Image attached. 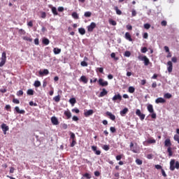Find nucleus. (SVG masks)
<instances>
[{
    "mask_svg": "<svg viewBox=\"0 0 179 179\" xmlns=\"http://www.w3.org/2000/svg\"><path fill=\"white\" fill-rule=\"evenodd\" d=\"M138 59H139L140 61H143L144 65L145 66H148V65H149V64H150V60H149V58H148V57H146V56L139 55L138 57Z\"/></svg>",
    "mask_w": 179,
    "mask_h": 179,
    "instance_id": "nucleus-1",
    "label": "nucleus"
},
{
    "mask_svg": "<svg viewBox=\"0 0 179 179\" xmlns=\"http://www.w3.org/2000/svg\"><path fill=\"white\" fill-rule=\"evenodd\" d=\"M6 64V52H3L1 57L0 68Z\"/></svg>",
    "mask_w": 179,
    "mask_h": 179,
    "instance_id": "nucleus-2",
    "label": "nucleus"
},
{
    "mask_svg": "<svg viewBox=\"0 0 179 179\" xmlns=\"http://www.w3.org/2000/svg\"><path fill=\"white\" fill-rule=\"evenodd\" d=\"M99 86H101L102 87H104L106 86H108V82L104 81L103 78H99L98 80Z\"/></svg>",
    "mask_w": 179,
    "mask_h": 179,
    "instance_id": "nucleus-3",
    "label": "nucleus"
},
{
    "mask_svg": "<svg viewBox=\"0 0 179 179\" xmlns=\"http://www.w3.org/2000/svg\"><path fill=\"white\" fill-rule=\"evenodd\" d=\"M1 129L4 134V135H6V132H8V131H9V126L6 125V124L3 123L1 124Z\"/></svg>",
    "mask_w": 179,
    "mask_h": 179,
    "instance_id": "nucleus-4",
    "label": "nucleus"
},
{
    "mask_svg": "<svg viewBox=\"0 0 179 179\" xmlns=\"http://www.w3.org/2000/svg\"><path fill=\"white\" fill-rule=\"evenodd\" d=\"M167 71L169 73H171V72H173V62H171V61H169L167 62Z\"/></svg>",
    "mask_w": 179,
    "mask_h": 179,
    "instance_id": "nucleus-5",
    "label": "nucleus"
},
{
    "mask_svg": "<svg viewBox=\"0 0 179 179\" xmlns=\"http://www.w3.org/2000/svg\"><path fill=\"white\" fill-rule=\"evenodd\" d=\"M96 29V24L94 22H91V24L87 27V31L90 32L93 31Z\"/></svg>",
    "mask_w": 179,
    "mask_h": 179,
    "instance_id": "nucleus-6",
    "label": "nucleus"
},
{
    "mask_svg": "<svg viewBox=\"0 0 179 179\" xmlns=\"http://www.w3.org/2000/svg\"><path fill=\"white\" fill-rule=\"evenodd\" d=\"M112 100L113 101H116L117 100H119V101H121V100H122V96H121V94H117L113 97Z\"/></svg>",
    "mask_w": 179,
    "mask_h": 179,
    "instance_id": "nucleus-7",
    "label": "nucleus"
},
{
    "mask_svg": "<svg viewBox=\"0 0 179 179\" xmlns=\"http://www.w3.org/2000/svg\"><path fill=\"white\" fill-rule=\"evenodd\" d=\"M164 146L166 148H171V140H170V138H166L165 140Z\"/></svg>",
    "mask_w": 179,
    "mask_h": 179,
    "instance_id": "nucleus-8",
    "label": "nucleus"
},
{
    "mask_svg": "<svg viewBox=\"0 0 179 179\" xmlns=\"http://www.w3.org/2000/svg\"><path fill=\"white\" fill-rule=\"evenodd\" d=\"M51 122L53 125H58L59 124L58 119L55 116L51 117Z\"/></svg>",
    "mask_w": 179,
    "mask_h": 179,
    "instance_id": "nucleus-9",
    "label": "nucleus"
},
{
    "mask_svg": "<svg viewBox=\"0 0 179 179\" xmlns=\"http://www.w3.org/2000/svg\"><path fill=\"white\" fill-rule=\"evenodd\" d=\"M92 150H93V152H95V155H97V156L101 155V151L97 150V146L92 145Z\"/></svg>",
    "mask_w": 179,
    "mask_h": 179,
    "instance_id": "nucleus-10",
    "label": "nucleus"
},
{
    "mask_svg": "<svg viewBox=\"0 0 179 179\" xmlns=\"http://www.w3.org/2000/svg\"><path fill=\"white\" fill-rule=\"evenodd\" d=\"M48 73H50V71L47 69H43V71H39V75L41 76H44V75L47 76V75H48Z\"/></svg>",
    "mask_w": 179,
    "mask_h": 179,
    "instance_id": "nucleus-11",
    "label": "nucleus"
},
{
    "mask_svg": "<svg viewBox=\"0 0 179 179\" xmlns=\"http://www.w3.org/2000/svg\"><path fill=\"white\" fill-rule=\"evenodd\" d=\"M155 103L157 104H159V103H166V101L164 99H163L162 97H159V98H157L156 100H155Z\"/></svg>",
    "mask_w": 179,
    "mask_h": 179,
    "instance_id": "nucleus-12",
    "label": "nucleus"
},
{
    "mask_svg": "<svg viewBox=\"0 0 179 179\" xmlns=\"http://www.w3.org/2000/svg\"><path fill=\"white\" fill-rule=\"evenodd\" d=\"M93 113H94L93 111V110L90 109V110L85 112L84 115H85V117H90V115H93Z\"/></svg>",
    "mask_w": 179,
    "mask_h": 179,
    "instance_id": "nucleus-13",
    "label": "nucleus"
},
{
    "mask_svg": "<svg viewBox=\"0 0 179 179\" xmlns=\"http://www.w3.org/2000/svg\"><path fill=\"white\" fill-rule=\"evenodd\" d=\"M106 115H108L112 121H115V115H113L110 112H106Z\"/></svg>",
    "mask_w": 179,
    "mask_h": 179,
    "instance_id": "nucleus-14",
    "label": "nucleus"
},
{
    "mask_svg": "<svg viewBox=\"0 0 179 179\" xmlns=\"http://www.w3.org/2000/svg\"><path fill=\"white\" fill-rule=\"evenodd\" d=\"M15 110L16 113H17V114H24V113H26L24 110H20L18 106L15 107Z\"/></svg>",
    "mask_w": 179,
    "mask_h": 179,
    "instance_id": "nucleus-15",
    "label": "nucleus"
},
{
    "mask_svg": "<svg viewBox=\"0 0 179 179\" xmlns=\"http://www.w3.org/2000/svg\"><path fill=\"white\" fill-rule=\"evenodd\" d=\"M64 115L66 116L67 120H69V118L72 117V113H71V111L69 110H65Z\"/></svg>",
    "mask_w": 179,
    "mask_h": 179,
    "instance_id": "nucleus-16",
    "label": "nucleus"
},
{
    "mask_svg": "<svg viewBox=\"0 0 179 179\" xmlns=\"http://www.w3.org/2000/svg\"><path fill=\"white\" fill-rule=\"evenodd\" d=\"M108 93V92H107V90H106V89L103 88L102 91L100 92L99 97H104V96H106Z\"/></svg>",
    "mask_w": 179,
    "mask_h": 179,
    "instance_id": "nucleus-17",
    "label": "nucleus"
},
{
    "mask_svg": "<svg viewBox=\"0 0 179 179\" xmlns=\"http://www.w3.org/2000/svg\"><path fill=\"white\" fill-rule=\"evenodd\" d=\"M148 111H149V113H155V110L153 109V105L152 104H149L147 107Z\"/></svg>",
    "mask_w": 179,
    "mask_h": 179,
    "instance_id": "nucleus-18",
    "label": "nucleus"
},
{
    "mask_svg": "<svg viewBox=\"0 0 179 179\" xmlns=\"http://www.w3.org/2000/svg\"><path fill=\"white\" fill-rule=\"evenodd\" d=\"M124 37L126 40H129V41H132V38L131 37V34L129 32L125 33Z\"/></svg>",
    "mask_w": 179,
    "mask_h": 179,
    "instance_id": "nucleus-19",
    "label": "nucleus"
},
{
    "mask_svg": "<svg viewBox=\"0 0 179 179\" xmlns=\"http://www.w3.org/2000/svg\"><path fill=\"white\" fill-rule=\"evenodd\" d=\"M42 43L45 45H48V44H50V40L48 38H44L42 40Z\"/></svg>",
    "mask_w": 179,
    "mask_h": 179,
    "instance_id": "nucleus-20",
    "label": "nucleus"
},
{
    "mask_svg": "<svg viewBox=\"0 0 179 179\" xmlns=\"http://www.w3.org/2000/svg\"><path fill=\"white\" fill-rule=\"evenodd\" d=\"M129 110L128 108H124L122 110L120 111V115L122 116L125 115V114H127V113H128Z\"/></svg>",
    "mask_w": 179,
    "mask_h": 179,
    "instance_id": "nucleus-21",
    "label": "nucleus"
},
{
    "mask_svg": "<svg viewBox=\"0 0 179 179\" xmlns=\"http://www.w3.org/2000/svg\"><path fill=\"white\" fill-rule=\"evenodd\" d=\"M78 32H79L80 34H81L82 36L86 34V30L85 29V28H80V29H78Z\"/></svg>",
    "mask_w": 179,
    "mask_h": 179,
    "instance_id": "nucleus-22",
    "label": "nucleus"
},
{
    "mask_svg": "<svg viewBox=\"0 0 179 179\" xmlns=\"http://www.w3.org/2000/svg\"><path fill=\"white\" fill-rule=\"evenodd\" d=\"M114 10H115L117 15H122V11L119 10L118 6H115Z\"/></svg>",
    "mask_w": 179,
    "mask_h": 179,
    "instance_id": "nucleus-23",
    "label": "nucleus"
},
{
    "mask_svg": "<svg viewBox=\"0 0 179 179\" xmlns=\"http://www.w3.org/2000/svg\"><path fill=\"white\" fill-rule=\"evenodd\" d=\"M53 52H54V54H55V55H57L61 53V49H59V48H55L53 49Z\"/></svg>",
    "mask_w": 179,
    "mask_h": 179,
    "instance_id": "nucleus-24",
    "label": "nucleus"
},
{
    "mask_svg": "<svg viewBox=\"0 0 179 179\" xmlns=\"http://www.w3.org/2000/svg\"><path fill=\"white\" fill-rule=\"evenodd\" d=\"M22 39L24 40L25 41H29V43H31V41H33V38L29 36H23Z\"/></svg>",
    "mask_w": 179,
    "mask_h": 179,
    "instance_id": "nucleus-25",
    "label": "nucleus"
},
{
    "mask_svg": "<svg viewBox=\"0 0 179 179\" xmlns=\"http://www.w3.org/2000/svg\"><path fill=\"white\" fill-rule=\"evenodd\" d=\"M80 80H81V82H83V83H87V82H88L86 76H82L80 77Z\"/></svg>",
    "mask_w": 179,
    "mask_h": 179,
    "instance_id": "nucleus-26",
    "label": "nucleus"
},
{
    "mask_svg": "<svg viewBox=\"0 0 179 179\" xmlns=\"http://www.w3.org/2000/svg\"><path fill=\"white\" fill-rule=\"evenodd\" d=\"M52 13L55 16H57L58 15V11H57V8L55 7H52Z\"/></svg>",
    "mask_w": 179,
    "mask_h": 179,
    "instance_id": "nucleus-27",
    "label": "nucleus"
},
{
    "mask_svg": "<svg viewBox=\"0 0 179 179\" xmlns=\"http://www.w3.org/2000/svg\"><path fill=\"white\" fill-rule=\"evenodd\" d=\"M35 87H40L41 86V83L38 80H36L34 84Z\"/></svg>",
    "mask_w": 179,
    "mask_h": 179,
    "instance_id": "nucleus-28",
    "label": "nucleus"
},
{
    "mask_svg": "<svg viewBox=\"0 0 179 179\" xmlns=\"http://www.w3.org/2000/svg\"><path fill=\"white\" fill-rule=\"evenodd\" d=\"M167 152L169 153V157H171V156H173V151L171 150V147L167 148Z\"/></svg>",
    "mask_w": 179,
    "mask_h": 179,
    "instance_id": "nucleus-29",
    "label": "nucleus"
},
{
    "mask_svg": "<svg viewBox=\"0 0 179 179\" xmlns=\"http://www.w3.org/2000/svg\"><path fill=\"white\" fill-rule=\"evenodd\" d=\"M72 17H73V19H79V15H78V13L76 12H73L71 14Z\"/></svg>",
    "mask_w": 179,
    "mask_h": 179,
    "instance_id": "nucleus-30",
    "label": "nucleus"
},
{
    "mask_svg": "<svg viewBox=\"0 0 179 179\" xmlns=\"http://www.w3.org/2000/svg\"><path fill=\"white\" fill-rule=\"evenodd\" d=\"M27 94H28L29 96H33V94H34V90L31 89L28 90L27 92Z\"/></svg>",
    "mask_w": 179,
    "mask_h": 179,
    "instance_id": "nucleus-31",
    "label": "nucleus"
},
{
    "mask_svg": "<svg viewBox=\"0 0 179 179\" xmlns=\"http://www.w3.org/2000/svg\"><path fill=\"white\" fill-rule=\"evenodd\" d=\"M53 100H55L56 103H59V101L61 100V96H59V95H57L53 98Z\"/></svg>",
    "mask_w": 179,
    "mask_h": 179,
    "instance_id": "nucleus-32",
    "label": "nucleus"
},
{
    "mask_svg": "<svg viewBox=\"0 0 179 179\" xmlns=\"http://www.w3.org/2000/svg\"><path fill=\"white\" fill-rule=\"evenodd\" d=\"M69 103H71L72 106H73L76 103V99H75V98L70 99H69Z\"/></svg>",
    "mask_w": 179,
    "mask_h": 179,
    "instance_id": "nucleus-33",
    "label": "nucleus"
},
{
    "mask_svg": "<svg viewBox=\"0 0 179 179\" xmlns=\"http://www.w3.org/2000/svg\"><path fill=\"white\" fill-rule=\"evenodd\" d=\"M110 24H112V26H117V22H115L114 20H109Z\"/></svg>",
    "mask_w": 179,
    "mask_h": 179,
    "instance_id": "nucleus-34",
    "label": "nucleus"
},
{
    "mask_svg": "<svg viewBox=\"0 0 179 179\" xmlns=\"http://www.w3.org/2000/svg\"><path fill=\"white\" fill-rule=\"evenodd\" d=\"M164 97L165 99H171V97H173V95H171V94L170 93H166L164 95Z\"/></svg>",
    "mask_w": 179,
    "mask_h": 179,
    "instance_id": "nucleus-35",
    "label": "nucleus"
},
{
    "mask_svg": "<svg viewBox=\"0 0 179 179\" xmlns=\"http://www.w3.org/2000/svg\"><path fill=\"white\" fill-rule=\"evenodd\" d=\"M84 16L85 17H90V16H92V13L90 11H87L85 13Z\"/></svg>",
    "mask_w": 179,
    "mask_h": 179,
    "instance_id": "nucleus-36",
    "label": "nucleus"
},
{
    "mask_svg": "<svg viewBox=\"0 0 179 179\" xmlns=\"http://www.w3.org/2000/svg\"><path fill=\"white\" fill-rule=\"evenodd\" d=\"M136 164H138V166H141V165H142V164L143 163V162L141 159H136Z\"/></svg>",
    "mask_w": 179,
    "mask_h": 179,
    "instance_id": "nucleus-37",
    "label": "nucleus"
},
{
    "mask_svg": "<svg viewBox=\"0 0 179 179\" xmlns=\"http://www.w3.org/2000/svg\"><path fill=\"white\" fill-rule=\"evenodd\" d=\"M70 138L71 139H72V141H75L76 140V136H75V134L73 132L70 133Z\"/></svg>",
    "mask_w": 179,
    "mask_h": 179,
    "instance_id": "nucleus-38",
    "label": "nucleus"
},
{
    "mask_svg": "<svg viewBox=\"0 0 179 179\" xmlns=\"http://www.w3.org/2000/svg\"><path fill=\"white\" fill-rule=\"evenodd\" d=\"M129 93H135V87H129Z\"/></svg>",
    "mask_w": 179,
    "mask_h": 179,
    "instance_id": "nucleus-39",
    "label": "nucleus"
},
{
    "mask_svg": "<svg viewBox=\"0 0 179 179\" xmlns=\"http://www.w3.org/2000/svg\"><path fill=\"white\" fill-rule=\"evenodd\" d=\"M102 148L103 149V150H106L107 152L108 150H110V145H104Z\"/></svg>",
    "mask_w": 179,
    "mask_h": 179,
    "instance_id": "nucleus-40",
    "label": "nucleus"
},
{
    "mask_svg": "<svg viewBox=\"0 0 179 179\" xmlns=\"http://www.w3.org/2000/svg\"><path fill=\"white\" fill-rule=\"evenodd\" d=\"M110 131L112 134H115V132H117V129L114 127H110Z\"/></svg>",
    "mask_w": 179,
    "mask_h": 179,
    "instance_id": "nucleus-41",
    "label": "nucleus"
},
{
    "mask_svg": "<svg viewBox=\"0 0 179 179\" xmlns=\"http://www.w3.org/2000/svg\"><path fill=\"white\" fill-rule=\"evenodd\" d=\"M138 117H139V118H140V120H141V121H143V120H145V115L143 113H141V115H138Z\"/></svg>",
    "mask_w": 179,
    "mask_h": 179,
    "instance_id": "nucleus-42",
    "label": "nucleus"
},
{
    "mask_svg": "<svg viewBox=\"0 0 179 179\" xmlns=\"http://www.w3.org/2000/svg\"><path fill=\"white\" fill-rule=\"evenodd\" d=\"M18 33H19V34L24 35V34H26V31H24V29H19Z\"/></svg>",
    "mask_w": 179,
    "mask_h": 179,
    "instance_id": "nucleus-43",
    "label": "nucleus"
},
{
    "mask_svg": "<svg viewBox=\"0 0 179 179\" xmlns=\"http://www.w3.org/2000/svg\"><path fill=\"white\" fill-rule=\"evenodd\" d=\"M13 103H14L15 104H20V101H19V99H13Z\"/></svg>",
    "mask_w": 179,
    "mask_h": 179,
    "instance_id": "nucleus-44",
    "label": "nucleus"
},
{
    "mask_svg": "<svg viewBox=\"0 0 179 179\" xmlns=\"http://www.w3.org/2000/svg\"><path fill=\"white\" fill-rule=\"evenodd\" d=\"M84 177L87 178V179H90V178H92V175L86 173L84 174Z\"/></svg>",
    "mask_w": 179,
    "mask_h": 179,
    "instance_id": "nucleus-45",
    "label": "nucleus"
},
{
    "mask_svg": "<svg viewBox=\"0 0 179 179\" xmlns=\"http://www.w3.org/2000/svg\"><path fill=\"white\" fill-rule=\"evenodd\" d=\"M141 52H143V54L148 52V48L143 47V48H141Z\"/></svg>",
    "mask_w": 179,
    "mask_h": 179,
    "instance_id": "nucleus-46",
    "label": "nucleus"
},
{
    "mask_svg": "<svg viewBox=\"0 0 179 179\" xmlns=\"http://www.w3.org/2000/svg\"><path fill=\"white\" fill-rule=\"evenodd\" d=\"M147 142H148V143H156V140H155V139H148Z\"/></svg>",
    "mask_w": 179,
    "mask_h": 179,
    "instance_id": "nucleus-47",
    "label": "nucleus"
},
{
    "mask_svg": "<svg viewBox=\"0 0 179 179\" xmlns=\"http://www.w3.org/2000/svg\"><path fill=\"white\" fill-rule=\"evenodd\" d=\"M110 57H111V58H114V59H115L116 61L118 60V58L115 57V52H112L110 54Z\"/></svg>",
    "mask_w": 179,
    "mask_h": 179,
    "instance_id": "nucleus-48",
    "label": "nucleus"
},
{
    "mask_svg": "<svg viewBox=\"0 0 179 179\" xmlns=\"http://www.w3.org/2000/svg\"><path fill=\"white\" fill-rule=\"evenodd\" d=\"M72 112H73V113H76V114H79V113L80 112V110H79L78 109V108H74V109H72Z\"/></svg>",
    "mask_w": 179,
    "mask_h": 179,
    "instance_id": "nucleus-49",
    "label": "nucleus"
},
{
    "mask_svg": "<svg viewBox=\"0 0 179 179\" xmlns=\"http://www.w3.org/2000/svg\"><path fill=\"white\" fill-rule=\"evenodd\" d=\"M174 141H176V142H178V143H179V136L176 134L174 136Z\"/></svg>",
    "mask_w": 179,
    "mask_h": 179,
    "instance_id": "nucleus-50",
    "label": "nucleus"
},
{
    "mask_svg": "<svg viewBox=\"0 0 179 179\" xmlns=\"http://www.w3.org/2000/svg\"><path fill=\"white\" fill-rule=\"evenodd\" d=\"M34 44H35L36 45H38L40 44V41H39V40H38V38H36L34 39Z\"/></svg>",
    "mask_w": 179,
    "mask_h": 179,
    "instance_id": "nucleus-51",
    "label": "nucleus"
},
{
    "mask_svg": "<svg viewBox=\"0 0 179 179\" xmlns=\"http://www.w3.org/2000/svg\"><path fill=\"white\" fill-rule=\"evenodd\" d=\"M29 106H34V107H37V103H34V102H33V101H31L30 102H29Z\"/></svg>",
    "mask_w": 179,
    "mask_h": 179,
    "instance_id": "nucleus-52",
    "label": "nucleus"
},
{
    "mask_svg": "<svg viewBox=\"0 0 179 179\" xmlns=\"http://www.w3.org/2000/svg\"><path fill=\"white\" fill-rule=\"evenodd\" d=\"M150 27V24L146 23L144 24V28H145L146 30H149Z\"/></svg>",
    "mask_w": 179,
    "mask_h": 179,
    "instance_id": "nucleus-53",
    "label": "nucleus"
},
{
    "mask_svg": "<svg viewBox=\"0 0 179 179\" xmlns=\"http://www.w3.org/2000/svg\"><path fill=\"white\" fill-rule=\"evenodd\" d=\"M76 145V140H72V142L71 143V148H73Z\"/></svg>",
    "mask_w": 179,
    "mask_h": 179,
    "instance_id": "nucleus-54",
    "label": "nucleus"
},
{
    "mask_svg": "<svg viewBox=\"0 0 179 179\" xmlns=\"http://www.w3.org/2000/svg\"><path fill=\"white\" fill-rule=\"evenodd\" d=\"M41 17L42 19H45V17H47V14L45 13V12L41 13Z\"/></svg>",
    "mask_w": 179,
    "mask_h": 179,
    "instance_id": "nucleus-55",
    "label": "nucleus"
},
{
    "mask_svg": "<svg viewBox=\"0 0 179 179\" xmlns=\"http://www.w3.org/2000/svg\"><path fill=\"white\" fill-rule=\"evenodd\" d=\"M124 57H131V52L129 51H126L124 52Z\"/></svg>",
    "mask_w": 179,
    "mask_h": 179,
    "instance_id": "nucleus-56",
    "label": "nucleus"
},
{
    "mask_svg": "<svg viewBox=\"0 0 179 179\" xmlns=\"http://www.w3.org/2000/svg\"><path fill=\"white\" fill-rule=\"evenodd\" d=\"M17 96H23V90H19L17 92Z\"/></svg>",
    "mask_w": 179,
    "mask_h": 179,
    "instance_id": "nucleus-57",
    "label": "nucleus"
},
{
    "mask_svg": "<svg viewBox=\"0 0 179 179\" xmlns=\"http://www.w3.org/2000/svg\"><path fill=\"white\" fill-rule=\"evenodd\" d=\"M122 159V155L116 156V160L120 161Z\"/></svg>",
    "mask_w": 179,
    "mask_h": 179,
    "instance_id": "nucleus-58",
    "label": "nucleus"
},
{
    "mask_svg": "<svg viewBox=\"0 0 179 179\" xmlns=\"http://www.w3.org/2000/svg\"><path fill=\"white\" fill-rule=\"evenodd\" d=\"M131 16L134 17L135 16H136V10H131Z\"/></svg>",
    "mask_w": 179,
    "mask_h": 179,
    "instance_id": "nucleus-59",
    "label": "nucleus"
},
{
    "mask_svg": "<svg viewBox=\"0 0 179 179\" xmlns=\"http://www.w3.org/2000/svg\"><path fill=\"white\" fill-rule=\"evenodd\" d=\"M81 66H87V62L85 61L81 62Z\"/></svg>",
    "mask_w": 179,
    "mask_h": 179,
    "instance_id": "nucleus-60",
    "label": "nucleus"
},
{
    "mask_svg": "<svg viewBox=\"0 0 179 179\" xmlns=\"http://www.w3.org/2000/svg\"><path fill=\"white\" fill-rule=\"evenodd\" d=\"M47 85H48L47 80H44L43 81V87H47Z\"/></svg>",
    "mask_w": 179,
    "mask_h": 179,
    "instance_id": "nucleus-61",
    "label": "nucleus"
},
{
    "mask_svg": "<svg viewBox=\"0 0 179 179\" xmlns=\"http://www.w3.org/2000/svg\"><path fill=\"white\" fill-rule=\"evenodd\" d=\"M157 115L155 113V112L151 113V117L153 118L154 120L156 119Z\"/></svg>",
    "mask_w": 179,
    "mask_h": 179,
    "instance_id": "nucleus-62",
    "label": "nucleus"
},
{
    "mask_svg": "<svg viewBox=\"0 0 179 179\" xmlns=\"http://www.w3.org/2000/svg\"><path fill=\"white\" fill-rule=\"evenodd\" d=\"M27 26H29V27H33V21H29L27 23Z\"/></svg>",
    "mask_w": 179,
    "mask_h": 179,
    "instance_id": "nucleus-63",
    "label": "nucleus"
},
{
    "mask_svg": "<svg viewBox=\"0 0 179 179\" xmlns=\"http://www.w3.org/2000/svg\"><path fill=\"white\" fill-rule=\"evenodd\" d=\"M171 61L172 62H174L176 64V62H177V57H172Z\"/></svg>",
    "mask_w": 179,
    "mask_h": 179,
    "instance_id": "nucleus-64",
    "label": "nucleus"
}]
</instances>
